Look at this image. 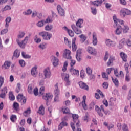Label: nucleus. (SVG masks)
<instances>
[{
  "instance_id": "obj_43",
  "label": "nucleus",
  "mask_w": 131,
  "mask_h": 131,
  "mask_svg": "<svg viewBox=\"0 0 131 131\" xmlns=\"http://www.w3.org/2000/svg\"><path fill=\"white\" fill-rule=\"evenodd\" d=\"M45 90H46V88H45V86H41L39 89V94L40 95H43V94L45 93Z\"/></svg>"
},
{
  "instance_id": "obj_14",
  "label": "nucleus",
  "mask_w": 131,
  "mask_h": 131,
  "mask_svg": "<svg viewBox=\"0 0 131 131\" xmlns=\"http://www.w3.org/2000/svg\"><path fill=\"white\" fill-rule=\"evenodd\" d=\"M105 43L106 47H108L109 48L113 47L116 43L114 41L111 40L110 39H106L105 41Z\"/></svg>"
},
{
  "instance_id": "obj_51",
  "label": "nucleus",
  "mask_w": 131,
  "mask_h": 131,
  "mask_svg": "<svg viewBox=\"0 0 131 131\" xmlns=\"http://www.w3.org/2000/svg\"><path fill=\"white\" fill-rule=\"evenodd\" d=\"M79 37L81 38V41H82V42H84V41H85L86 39V37L85 36V35H83V34H81L79 36Z\"/></svg>"
},
{
  "instance_id": "obj_27",
  "label": "nucleus",
  "mask_w": 131,
  "mask_h": 131,
  "mask_svg": "<svg viewBox=\"0 0 131 131\" xmlns=\"http://www.w3.org/2000/svg\"><path fill=\"white\" fill-rule=\"evenodd\" d=\"M120 56L124 62L127 61V55L126 54H125V53H124V52H121L120 53Z\"/></svg>"
},
{
  "instance_id": "obj_55",
  "label": "nucleus",
  "mask_w": 131,
  "mask_h": 131,
  "mask_svg": "<svg viewBox=\"0 0 131 131\" xmlns=\"http://www.w3.org/2000/svg\"><path fill=\"white\" fill-rule=\"evenodd\" d=\"M122 130L123 131H128V127H127V125H126L125 124H123Z\"/></svg>"
},
{
  "instance_id": "obj_22",
  "label": "nucleus",
  "mask_w": 131,
  "mask_h": 131,
  "mask_svg": "<svg viewBox=\"0 0 131 131\" xmlns=\"http://www.w3.org/2000/svg\"><path fill=\"white\" fill-rule=\"evenodd\" d=\"M103 4V1L102 0L99 1L96 0L93 2H91V4L96 7H99V6H101Z\"/></svg>"
},
{
  "instance_id": "obj_24",
  "label": "nucleus",
  "mask_w": 131,
  "mask_h": 131,
  "mask_svg": "<svg viewBox=\"0 0 131 131\" xmlns=\"http://www.w3.org/2000/svg\"><path fill=\"white\" fill-rule=\"evenodd\" d=\"M54 94L55 96H59L60 95V90H59V85L58 83H56L54 85Z\"/></svg>"
},
{
  "instance_id": "obj_8",
  "label": "nucleus",
  "mask_w": 131,
  "mask_h": 131,
  "mask_svg": "<svg viewBox=\"0 0 131 131\" xmlns=\"http://www.w3.org/2000/svg\"><path fill=\"white\" fill-rule=\"evenodd\" d=\"M28 36H26L25 39L21 41V42H20L19 39H16L17 43H18V46H19L20 48H21V49H24L25 48V46L28 41Z\"/></svg>"
},
{
  "instance_id": "obj_61",
  "label": "nucleus",
  "mask_w": 131,
  "mask_h": 131,
  "mask_svg": "<svg viewBox=\"0 0 131 131\" xmlns=\"http://www.w3.org/2000/svg\"><path fill=\"white\" fill-rule=\"evenodd\" d=\"M7 32H8V28H6V29H4L2 30L1 31V35H3L4 34H6V33H7Z\"/></svg>"
},
{
  "instance_id": "obj_5",
  "label": "nucleus",
  "mask_w": 131,
  "mask_h": 131,
  "mask_svg": "<svg viewBox=\"0 0 131 131\" xmlns=\"http://www.w3.org/2000/svg\"><path fill=\"white\" fill-rule=\"evenodd\" d=\"M95 111L97 112L98 115L101 117H103V116H104V115L103 114V113L107 115V113L105 112L104 111V105H101L100 108L98 106H95Z\"/></svg>"
},
{
  "instance_id": "obj_47",
  "label": "nucleus",
  "mask_w": 131,
  "mask_h": 131,
  "mask_svg": "<svg viewBox=\"0 0 131 131\" xmlns=\"http://www.w3.org/2000/svg\"><path fill=\"white\" fill-rule=\"evenodd\" d=\"M4 82H5V78L4 77L0 76V88H2V86L4 84Z\"/></svg>"
},
{
  "instance_id": "obj_48",
  "label": "nucleus",
  "mask_w": 131,
  "mask_h": 131,
  "mask_svg": "<svg viewBox=\"0 0 131 131\" xmlns=\"http://www.w3.org/2000/svg\"><path fill=\"white\" fill-rule=\"evenodd\" d=\"M112 79L113 82H114L115 85H116V86H118V84H119L118 80L116 78L113 79V77H112Z\"/></svg>"
},
{
  "instance_id": "obj_16",
  "label": "nucleus",
  "mask_w": 131,
  "mask_h": 131,
  "mask_svg": "<svg viewBox=\"0 0 131 131\" xmlns=\"http://www.w3.org/2000/svg\"><path fill=\"white\" fill-rule=\"evenodd\" d=\"M73 117V121L74 122V123H76V126L78 127L79 126V120H78V115L77 114H73L72 115Z\"/></svg>"
},
{
  "instance_id": "obj_37",
  "label": "nucleus",
  "mask_w": 131,
  "mask_h": 131,
  "mask_svg": "<svg viewBox=\"0 0 131 131\" xmlns=\"http://www.w3.org/2000/svg\"><path fill=\"white\" fill-rule=\"evenodd\" d=\"M53 27L52 25H47L45 27V29L46 31H51L53 29Z\"/></svg>"
},
{
  "instance_id": "obj_15",
  "label": "nucleus",
  "mask_w": 131,
  "mask_h": 131,
  "mask_svg": "<svg viewBox=\"0 0 131 131\" xmlns=\"http://www.w3.org/2000/svg\"><path fill=\"white\" fill-rule=\"evenodd\" d=\"M57 11L58 12L59 15L61 16V17H64L65 16V10L60 5H58L57 7Z\"/></svg>"
},
{
  "instance_id": "obj_60",
  "label": "nucleus",
  "mask_w": 131,
  "mask_h": 131,
  "mask_svg": "<svg viewBox=\"0 0 131 131\" xmlns=\"http://www.w3.org/2000/svg\"><path fill=\"white\" fill-rule=\"evenodd\" d=\"M30 113H31V111H30V108H28L27 110L25 111L24 112V115L25 116H27V115L28 114H30Z\"/></svg>"
},
{
  "instance_id": "obj_17",
  "label": "nucleus",
  "mask_w": 131,
  "mask_h": 131,
  "mask_svg": "<svg viewBox=\"0 0 131 131\" xmlns=\"http://www.w3.org/2000/svg\"><path fill=\"white\" fill-rule=\"evenodd\" d=\"M51 61L53 62V65L54 67H57L59 65V59L56 56H52L51 57Z\"/></svg>"
},
{
  "instance_id": "obj_50",
  "label": "nucleus",
  "mask_w": 131,
  "mask_h": 131,
  "mask_svg": "<svg viewBox=\"0 0 131 131\" xmlns=\"http://www.w3.org/2000/svg\"><path fill=\"white\" fill-rule=\"evenodd\" d=\"M102 76L103 78H104L105 80H108L109 79V77L108 76V74H107L106 73H103L102 74Z\"/></svg>"
},
{
  "instance_id": "obj_63",
  "label": "nucleus",
  "mask_w": 131,
  "mask_h": 131,
  "mask_svg": "<svg viewBox=\"0 0 131 131\" xmlns=\"http://www.w3.org/2000/svg\"><path fill=\"white\" fill-rule=\"evenodd\" d=\"M76 61H75V60L71 59V62H70L71 67H72V68L73 66L75 65V64H76Z\"/></svg>"
},
{
  "instance_id": "obj_58",
  "label": "nucleus",
  "mask_w": 131,
  "mask_h": 131,
  "mask_svg": "<svg viewBox=\"0 0 131 131\" xmlns=\"http://www.w3.org/2000/svg\"><path fill=\"white\" fill-rule=\"evenodd\" d=\"M33 86L32 85H29L28 88V92L29 94H31L32 93V89H33Z\"/></svg>"
},
{
  "instance_id": "obj_36",
  "label": "nucleus",
  "mask_w": 131,
  "mask_h": 131,
  "mask_svg": "<svg viewBox=\"0 0 131 131\" xmlns=\"http://www.w3.org/2000/svg\"><path fill=\"white\" fill-rule=\"evenodd\" d=\"M64 43L69 48H71V41L66 37H64Z\"/></svg>"
},
{
  "instance_id": "obj_26",
  "label": "nucleus",
  "mask_w": 131,
  "mask_h": 131,
  "mask_svg": "<svg viewBox=\"0 0 131 131\" xmlns=\"http://www.w3.org/2000/svg\"><path fill=\"white\" fill-rule=\"evenodd\" d=\"M10 66H11V62L9 61H6L2 66V68L3 69H9V68H10Z\"/></svg>"
},
{
  "instance_id": "obj_39",
  "label": "nucleus",
  "mask_w": 131,
  "mask_h": 131,
  "mask_svg": "<svg viewBox=\"0 0 131 131\" xmlns=\"http://www.w3.org/2000/svg\"><path fill=\"white\" fill-rule=\"evenodd\" d=\"M26 34V32L25 31H20L18 35V38H23L24 37V36Z\"/></svg>"
},
{
  "instance_id": "obj_30",
  "label": "nucleus",
  "mask_w": 131,
  "mask_h": 131,
  "mask_svg": "<svg viewBox=\"0 0 131 131\" xmlns=\"http://www.w3.org/2000/svg\"><path fill=\"white\" fill-rule=\"evenodd\" d=\"M85 100H86V96H83V101L82 102V104L84 110H86L88 107L86 106V104L85 103Z\"/></svg>"
},
{
  "instance_id": "obj_35",
  "label": "nucleus",
  "mask_w": 131,
  "mask_h": 131,
  "mask_svg": "<svg viewBox=\"0 0 131 131\" xmlns=\"http://www.w3.org/2000/svg\"><path fill=\"white\" fill-rule=\"evenodd\" d=\"M38 113L39 114H41L42 115H43L45 114V107L43 105H41L38 110Z\"/></svg>"
},
{
  "instance_id": "obj_18",
  "label": "nucleus",
  "mask_w": 131,
  "mask_h": 131,
  "mask_svg": "<svg viewBox=\"0 0 131 131\" xmlns=\"http://www.w3.org/2000/svg\"><path fill=\"white\" fill-rule=\"evenodd\" d=\"M92 43L93 46H97L98 43V39L97 38V33L93 32L92 34Z\"/></svg>"
},
{
  "instance_id": "obj_44",
  "label": "nucleus",
  "mask_w": 131,
  "mask_h": 131,
  "mask_svg": "<svg viewBox=\"0 0 131 131\" xmlns=\"http://www.w3.org/2000/svg\"><path fill=\"white\" fill-rule=\"evenodd\" d=\"M10 120H11L12 122H15L16 120H17V116L12 115L10 117Z\"/></svg>"
},
{
  "instance_id": "obj_49",
  "label": "nucleus",
  "mask_w": 131,
  "mask_h": 131,
  "mask_svg": "<svg viewBox=\"0 0 131 131\" xmlns=\"http://www.w3.org/2000/svg\"><path fill=\"white\" fill-rule=\"evenodd\" d=\"M129 30V27L128 26L125 25L123 28V32L124 33H126Z\"/></svg>"
},
{
  "instance_id": "obj_20",
  "label": "nucleus",
  "mask_w": 131,
  "mask_h": 131,
  "mask_svg": "<svg viewBox=\"0 0 131 131\" xmlns=\"http://www.w3.org/2000/svg\"><path fill=\"white\" fill-rule=\"evenodd\" d=\"M37 67L36 66H35L31 69V74L34 77H36V75H37Z\"/></svg>"
},
{
  "instance_id": "obj_41",
  "label": "nucleus",
  "mask_w": 131,
  "mask_h": 131,
  "mask_svg": "<svg viewBox=\"0 0 131 131\" xmlns=\"http://www.w3.org/2000/svg\"><path fill=\"white\" fill-rule=\"evenodd\" d=\"M9 100L11 101H14L15 100V96L13 94V92H10L9 94Z\"/></svg>"
},
{
  "instance_id": "obj_45",
  "label": "nucleus",
  "mask_w": 131,
  "mask_h": 131,
  "mask_svg": "<svg viewBox=\"0 0 131 131\" xmlns=\"http://www.w3.org/2000/svg\"><path fill=\"white\" fill-rule=\"evenodd\" d=\"M13 108L16 111H18V110L19 109V104L17 102H14L13 103Z\"/></svg>"
},
{
  "instance_id": "obj_59",
  "label": "nucleus",
  "mask_w": 131,
  "mask_h": 131,
  "mask_svg": "<svg viewBox=\"0 0 131 131\" xmlns=\"http://www.w3.org/2000/svg\"><path fill=\"white\" fill-rule=\"evenodd\" d=\"M125 80L127 82H129V81L130 80V77L129 76V74L128 73H127L125 76Z\"/></svg>"
},
{
  "instance_id": "obj_25",
  "label": "nucleus",
  "mask_w": 131,
  "mask_h": 131,
  "mask_svg": "<svg viewBox=\"0 0 131 131\" xmlns=\"http://www.w3.org/2000/svg\"><path fill=\"white\" fill-rule=\"evenodd\" d=\"M70 72L72 74H73L74 75H76L77 76H78L79 75V71L72 68L70 69Z\"/></svg>"
},
{
  "instance_id": "obj_6",
  "label": "nucleus",
  "mask_w": 131,
  "mask_h": 131,
  "mask_svg": "<svg viewBox=\"0 0 131 131\" xmlns=\"http://www.w3.org/2000/svg\"><path fill=\"white\" fill-rule=\"evenodd\" d=\"M43 73L45 76L44 79L51 78V76H52V72H51V70H50V68L47 67L45 68L43 71Z\"/></svg>"
},
{
  "instance_id": "obj_12",
  "label": "nucleus",
  "mask_w": 131,
  "mask_h": 131,
  "mask_svg": "<svg viewBox=\"0 0 131 131\" xmlns=\"http://www.w3.org/2000/svg\"><path fill=\"white\" fill-rule=\"evenodd\" d=\"M87 52H88L90 55H92V56H96L97 54V50H96L95 48L90 46L87 48Z\"/></svg>"
},
{
  "instance_id": "obj_33",
  "label": "nucleus",
  "mask_w": 131,
  "mask_h": 131,
  "mask_svg": "<svg viewBox=\"0 0 131 131\" xmlns=\"http://www.w3.org/2000/svg\"><path fill=\"white\" fill-rule=\"evenodd\" d=\"M115 60V57L113 56H111L109 58L108 62L107 63V66L108 67L110 66L112 63H113V61Z\"/></svg>"
},
{
  "instance_id": "obj_56",
  "label": "nucleus",
  "mask_w": 131,
  "mask_h": 131,
  "mask_svg": "<svg viewBox=\"0 0 131 131\" xmlns=\"http://www.w3.org/2000/svg\"><path fill=\"white\" fill-rule=\"evenodd\" d=\"M32 13V10L30 9H29L27 11L23 12L24 15H30Z\"/></svg>"
},
{
  "instance_id": "obj_46",
  "label": "nucleus",
  "mask_w": 131,
  "mask_h": 131,
  "mask_svg": "<svg viewBox=\"0 0 131 131\" xmlns=\"http://www.w3.org/2000/svg\"><path fill=\"white\" fill-rule=\"evenodd\" d=\"M21 55H22L23 58H25V59H30V56L25 54V52H21Z\"/></svg>"
},
{
  "instance_id": "obj_21",
  "label": "nucleus",
  "mask_w": 131,
  "mask_h": 131,
  "mask_svg": "<svg viewBox=\"0 0 131 131\" xmlns=\"http://www.w3.org/2000/svg\"><path fill=\"white\" fill-rule=\"evenodd\" d=\"M97 92L98 93H95V97L96 99H100V96L102 99H104L105 98V95L103 94V93L101 92V90H97Z\"/></svg>"
},
{
  "instance_id": "obj_29",
  "label": "nucleus",
  "mask_w": 131,
  "mask_h": 131,
  "mask_svg": "<svg viewBox=\"0 0 131 131\" xmlns=\"http://www.w3.org/2000/svg\"><path fill=\"white\" fill-rule=\"evenodd\" d=\"M63 28L65 30L67 31L69 35H70L71 37L74 36V33L73 32V31H72V30H69L67 27H64Z\"/></svg>"
},
{
  "instance_id": "obj_31",
  "label": "nucleus",
  "mask_w": 131,
  "mask_h": 131,
  "mask_svg": "<svg viewBox=\"0 0 131 131\" xmlns=\"http://www.w3.org/2000/svg\"><path fill=\"white\" fill-rule=\"evenodd\" d=\"M47 46H48V43H47L46 42H44L41 43L38 46V48H40V50H45V49H47Z\"/></svg>"
},
{
  "instance_id": "obj_38",
  "label": "nucleus",
  "mask_w": 131,
  "mask_h": 131,
  "mask_svg": "<svg viewBox=\"0 0 131 131\" xmlns=\"http://www.w3.org/2000/svg\"><path fill=\"white\" fill-rule=\"evenodd\" d=\"M13 57L19 58L20 57V50L16 49L13 53Z\"/></svg>"
},
{
  "instance_id": "obj_23",
  "label": "nucleus",
  "mask_w": 131,
  "mask_h": 131,
  "mask_svg": "<svg viewBox=\"0 0 131 131\" xmlns=\"http://www.w3.org/2000/svg\"><path fill=\"white\" fill-rule=\"evenodd\" d=\"M75 41H76V38H74L72 39V49L73 52H75L77 50V46L75 44Z\"/></svg>"
},
{
  "instance_id": "obj_3",
  "label": "nucleus",
  "mask_w": 131,
  "mask_h": 131,
  "mask_svg": "<svg viewBox=\"0 0 131 131\" xmlns=\"http://www.w3.org/2000/svg\"><path fill=\"white\" fill-rule=\"evenodd\" d=\"M62 80L65 82L66 86H69L71 84V82L69 79V74L63 73L61 74Z\"/></svg>"
},
{
  "instance_id": "obj_13",
  "label": "nucleus",
  "mask_w": 131,
  "mask_h": 131,
  "mask_svg": "<svg viewBox=\"0 0 131 131\" xmlns=\"http://www.w3.org/2000/svg\"><path fill=\"white\" fill-rule=\"evenodd\" d=\"M17 100L21 103V105H24L26 103V98L23 96V94H18L17 96Z\"/></svg>"
},
{
  "instance_id": "obj_64",
  "label": "nucleus",
  "mask_w": 131,
  "mask_h": 131,
  "mask_svg": "<svg viewBox=\"0 0 131 131\" xmlns=\"http://www.w3.org/2000/svg\"><path fill=\"white\" fill-rule=\"evenodd\" d=\"M19 64L21 67H24L25 66V61L23 60H19Z\"/></svg>"
},
{
  "instance_id": "obj_57",
  "label": "nucleus",
  "mask_w": 131,
  "mask_h": 131,
  "mask_svg": "<svg viewBox=\"0 0 131 131\" xmlns=\"http://www.w3.org/2000/svg\"><path fill=\"white\" fill-rule=\"evenodd\" d=\"M128 67H129V64L128 63H126L124 65V68L126 73H128Z\"/></svg>"
},
{
  "instance_id": "obj_19",
  "label": "nucleus",
  "mask_w": 131,
  "mask_h": 131,
  "mask_svg": "<svg viewBox=\"0 0 131 131\" xmlns=\"http://www.w3.org/2000/svg\"><path fill=\"white\" fill-rule=\"evenodd\" d=\"M79 85L81 89L83 90H85L86 91H89V86L86 84L82 81L79 82Z\"/></svg>"
},
{
  "instance_id": "obj_7",
  "label": "nucleus",
  "mask_w": 131,
  "mask_h": 131,
  "mask_svg": "<svg viewBox=\"0 0 131 131\" xmlns=\"http://www.w3.org/2000/svg\"><path fill=\"white\" fill-rule=\"evenodd\" d=\"M67 120H68V117L67 116H65L62 119V122H61L58 126V129L59 130H61L64 126H67V125H68V124L66 122Z\"/></svg>"
},
{
  "instance_id": "obj_28",
  "label": "nucleus",
  "mask_w": 131,
  "mask_h": 131,
  "mask_svg": "<svg viewBox=\"0 0 131 131\" xmlns=\"http://www.w3.org/2000/svg\"><path fill=\"white\" fill-rule=\"evenodd\" d=\"M12 20L11 17L8 16L5 19V27L6 28H8L9 26L10 25V23Z\"/></svg>"
},
{
  "instance_id": "obj_32",
  "label": "nucleus",
  "mask_w": 131,
  "mask_h": 131,
  "mask_svg": "<svg viewBox=\"0 0 131 131\" xmlns=\"http://www.w3.org/2000/svg\"><path fill=\"white\" fill-rule=\"evenodd\" d=\"M125 43V39H121L119 44V49H122L123 48L124 44Z\"/></svg>"
},
{
  "instance_id": "obj_10",
  "label": "nucleus",
  "mask_w": 131,
  "mask_h": 131,
  "mask_svg": "<svg viewBox=\"0 0 131 131\" xmlns=\"http://www.w3.org/2000/svg\"><path fill=\"white\" fill-rule=\"evenodd\" d=\"M120 15L124 18L126 15H131V11L128 9L124 8L120 11Z\"/></svg>"
},
{
  "instance_id": "obj_62",
  "label": "nucleus",
  "mask_w": 131,
  "mask_h": 131,
  "mask_svg": "<svg viewBox=\"0 0 131 131\" xmlns=\"http://www.w3.org/2000/svg\"><path fill=\"white\" fill-rule=\"evenodd\" d=\"M33 93L35 96H38V89L36 87L33 90Z\"/></svg>"
},
{
  "instance_id": "obj_54",
  "label": "nucleus",
  "mask_w": 131,
  "mask_h": 131,
  "mask_svg": "<svg viewBox=\"0 0 131 131\" xmlns=\"http://www.w3.org/2000/svg\"><path fill=\"white\" fill-rule=\"evenodd\" d=\"M53 20L50 19L49 17H48L45 20H44V24H47V23H52Z\"/></svg>"
},
{
  "instance_id": "obj_4",
  "label": "nucleus",
  "mask_w": 131,
  "mask_h": 131,
  "mask_svg": "<svg viewBox=\"0 0 131 131\" xmlns=\"http://www.w3.org/2000/svg\"><path fill=\"white\" fill-rule=\"evenodd\" d=\"M39 35L41 36L44 40H50L52 38V34L46 31L39 33Z\"/></svg>"
},
{
  "instance_id": "obj_52",
  "label": "nucleus",
  "mask_w": 131,
  "mask_h": 131,
  "mask_svg": "<svg viewBox=\"0 0 131 131\" xmlns=\"http://www.w3.org/2000/svg\"><path fill=\"white\" fill-rule=\"evenodd\" d=\"M62 111L63 113H69L70 112V110L68 107H64L62 109Z\"/></svg>"
},
{
  "instance_id": "obj_53",
  "label": "nucleus",
  "mask_w": 131,
  "mask_h": 131,
  "mask_svg": "<svg viewBox=\"0 0 131 131\" xmlns=\"http://www.w3.org/2000/svg\"><path fill=\"white\" fill-rule=\"evenodd\" d=\"M9 10H11V6L7 5L2 9V12H5V11H9Z\"/></svg>"
},
{
  "instance_id": "obj_34",
  "label": "nucleus",
  "mask_w": 131,
  "mask_h": 131,
  "mask_svg": "<svg viewBox=\"0 0 131 131\" xmlns=\"http://www.w3.org/2000/svg\"><path fill=\"white\" fill-rule=\"evenodd\" d=\"M36 26H37V27H43V26H45V20L39 21L36 24Z\"/></svg>"
},
{
  "instance_id": "obj_2",
  "label": "nucleus",
  "mask_w": 131,
  "mask_h": 131,
  "mask_svg": "<svg viewBox=\"0 0 131 131\" xmlns=\"http://www.w3.org/2000/svg\"><path fill=\"white\" fill-rule=\"evenodd\" d=\"M83 24V19H79L78 20L76 23V26H75V25H72V29H73V30H74L76 34H81V33H82V31H81V30L79 29L78 28H82V25Z\"/></svg>"
},
{
  "instance_id": "obj_11",
  "label": "nucleus",
  "mask_w": 131,
  "mask_h": 131,
  "mask_svg": "<svg viewBox=\"0 0 131 131\" xmlns=\"http://www.w3.org/2000/svg\"><path fill=\"white\" fill-rule=\"evenodd\" d=\"M42 98L43 100L46 101V105L48 106V103L53 99V95L51 93H46L45 96H43Z\"/></svg>"
},
{
  "instance_id": "obj_9",
  "label": "nucleus",
  "mask_w": 131,
  "mask_h": 131,
  "mask_svg": "<svg viewBox=\"0 0 131 131\" xmlns=\"http://www.w3.org/2000/svg\"><path fill=\"white\" fill-rule=\"evenodd\" d=\"M71 51L66 49L63 50V57L64 59H68L69 60H70L72 58L71 57Z\"/></svg>"
},
{
  "instance_id": "obj_42",
  "label": "nucleus",
  "mask_w": 131,
  "mask_h": 131,
  "mask_svg": "<svg viewBox=\"0 0 131 131\" xmlns=\"http://www.w3.org/2000/svg\"><path fill=\"white\" fill-rule=\"evenodd\" d=\"M86 72L88 75H91L93 73V70L89 67L86 68Z\"/></svg>"
},
{
  "instance_id": "obj_1",
  "label": "nucleus",
  "mask_w": 131,
  "mask_h": 131,
  "mask_svg": "<svg viewBox=\"0 0 131 131\" xmlns=\"http://www.w3.org/2000/svg\"><path fill=\"white\" fill-rule=\"evenodd\" d=\"M113 20L115 23L114 26H117L115 30V33L116 34V35H120V34L122 33L123 30L122 27L120 26V24L121 25H123L124 21L123 20L117 19L116 16H113Z\"/></svg>"
},
{
  "instance_id": "obj_40",
  "label": "nucleus",
  "mask_w": 131,
  "mask_h": 131,
  "mask_svg": "<svg viewBox=\"0 0 131 131\" xmlns=\"http://www.w3.org/2000/svg\"><path fill=\"white\" fill-rule=\"evenodd\" d=\"M15 92L17 94L20 93V92H21V84L19 83L17 84L16 88L15 89Z\"/></svg>"
}]
</instances>
